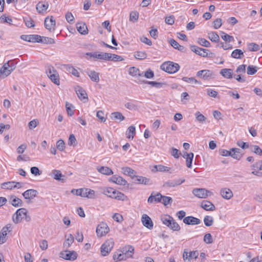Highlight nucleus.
Masks as SVG:
<instances>
[{"instance_id": "f257e3e1", "label": "nucleus", "mask_w": 262, "mask_h": 262, "mask_svg": "<svg viewBox=\"0 0 262 262\" xmlns=\"http://www.w3.org/2000/svg\"><path fill=\"white\" fill-rule=\"evenodd\" d=\"M23 220L26 222L31 221V217L28 214L26 209L21 208L18 209L12 216V220L15 224L21 222Z\"/></svg>"}, {"instance_id": "f03ea898", "label": "nucleus", "mask_w": 262, "mask_h": 262, "mask_svg": "<svg viewBox=\"0 0 262 262\" xmlns=\"http://www.w3.org/2000/svg\"><path fill=\"white\" fill-rule=\"evenodd\" d=\"M161 220L163 224L173 231H179L181 229V227L178 223L173 219L172 217L169 215L162 216L161 218Z\"/></svg>"}, {"instance_id": "7ed1b4c3", "label": "nucleus", "mask_w": 262, "mask_h": 262, "mask_svg": "<svg viewBox=\"0 0 262 262\" xmlns=\"http://www.w3.org/2000/svg\"><path fill=\"white\" fill-rule=\"evenodd\" d=\"M103 194L107 196L118 200L124 201L126 200L127 196L123 193L116 190L113 188H107L104 190Z\"/></svg>"}, {"instance_id": "20e7f679", "label": "nucleus", "mask_w": 262, "mask_h": 262, "mask_svg": "<svg viewBox=\"0 0 262 262\" xmlns=\"http://www.w3.org/2000/svg\"><path fill=\"white\" fill-rule=\"evenodd\" d=\"M160 68L162 70L167 73L172 74L176 73L179 70L180 66L178 63L168 61L163 63L160 66Z\"/></svg>"}, {"instance_id": "39448f33", "label": "nucleus", "mask_w": 262, "mask_h": 262, "mask_svg": "<svg viewBox=\"0 0 262 262\" xmlns=\"http://www.w3.org/2000/svg\"><path fill=\"white\" fill-rule=\"evenodd\" d=\"M86 55L93 58L95 60H108L111 56L110 53L101 52H88Z\"/></svg>"}, {"instance_id": "423d86ee", "label": "nucleus", "mask_w": 262, "mask_h": 262, "mask_svg": "<svg viewBox=\"0 0 262 262\" xmlns=\"http://www.w3.org/2000/svg\"><path fill=\"white\" fill-rule=\"evenodd\" d=\"M114 246V242L113 238L106 241L101 246V254L105 256L108 254Z\"/></svg>"}, {"instance_id": "0eeeda50", "label": "nucleus", "mask_w": 262, "mask_h": 262, "mask_svg": "<svg viewBox=\"0 0 262 262\" xmlns=\"http://www.w3.org/2000/svg\"><path fill=\"white\" fill-rule=\"evenodd\" d=\"M192 193L196 197L201 199L206 198L208 195L212 194V192L205 188H195L192 190Z\"/></svg>"}, {"instance_id": "6e6552de", "label": "nucleus", "mask_w": 262, "mask_h": 262, "mask_svg": "<svg viewBox=\"0 0 262 262\" xmlns=\"http://www.w3.org/2000/svg\"><path fill=\"white\" fill-rule=\"evenodd\" d=\"M110 231V228L106 223H100L97 227L96 233L98 237L105 235Z\"/></svg>"}, {"instance_id": "1a4fd4ad", "label": "nucleus", "mask_w": 262, "mask_h": 262, "mask_svg": "<svg viewBox=\"0 0 262 262\" xmlns=\"http://www.w3.org/2000/svg\"><path fill=\"white\" fill-rule=\"evenodd\" d=\"M60 257L68 260H74L77 258V253L74 251L68 250L60 252Z\"/></svg>"}, {"instance_id": "9d476101", "label": "nucleus", "mask_w": 262, "mask_h": 262, "mask_svg": "<svg viewBox=\"0 0 262 262\" xmlns=\"http://www.w3.org/2000/svg\"><path fill=\"white\" fill-rule=\"evenodd\" d=\"M196 76L204 80H209L213 78V72L208 70H203L198 71Z\"/></svg>"}, {"instance_id": "9b49d317", "label": "nucleus", "mask_w": 262, "mask_h": 262, "mask_svg": "<svg viewBox=\"0 0 262 262\" xmlns=\"http://www.w3.org/2000/svg\"><path fill=\"white\" fill-rule=\"evenodd\" d=\"M132 179L134 180L135 183L137 184H141L144 185H150L151 184V180L144 177L134 175L132 177Z\"/></svg>"}, {"instance_id": "f8f14e48", "label": "nucleus", "mask_w": 262, "mask_h": 262, "mask_svg": "<svg viewBox=\"0 0 262 262\" xmlns=\"http://www.w3.org/2000/svg\"><path fill=\"white\" fill-rule=\"evenodd\" d=\"M190 49L192 52H193L195 54L200 56H201L203 57H207L208 55V50L207 49L200 48L195 45L190 46Z\"/></svg>"}, {"instance_id": "ddd939ff", "label": "nucleus", "mask_w": 262, "mask_h": 262, "mask_svg": "<svg viewBox=\"0 0 262 262\" xmlns=\"http://www.w3.org/2000/svg\"><path fill=\"white\" fill-rule=\"evenodd\" d=\"M162 195L159 192H152L147 200L148 203H159L162 202Z\"/></svg>"}, {"instance_id": "4468645a", "label": "nucleus", "mask_w": 262, "mask_h": 262, "mask_svg": "<svg viewBox=\"0 0 262 262\" xmlns=\"http://www.w3.org/2000/svg\"><path fill=\"white\" fill-rule=\"evenodd\" d=\"M185 181L184 179L169 180L163 184L164 187H174L178 186Z\"/></svg>"}, {"instance_id": "2eb2a0df", "label": "nucleus", "mask_w": 262, "mask_h": 262, "mask_svg": "<svg viewBox=\"0 0 262 262\" xmlns=\"http://www.w3.org/2000/svg\"><path fill=\"white\" fill-rule=\"evenodd\" d=\"M141 221L143 225L148 229L153 228L154 224L150 217L146 214L142 215Z\"/></svg>"}, {"instance_id": "dca6fc26", "label": "nucleus", "mask_w": 262, "mask_h": 262, "mask_svg": "<svg viewBox=\"0 0 262 262\" xmlns=\"http://www.w3.org/2000/svg\"><path fill=\"white\" fill-rule=\"evenodd\" d=\"M120 252L125 255L127 258L132 257L134 252V248L130 245H127L120 250Z\"/></svg>"}, {"instance_id": "f3484780", "label": "nucleus", "mask_w": 262, "mask_h": 262, "mask_svg": "<svg viewBox=\"0 0 262 262\" xmlns=\"http://www.w3.org/2000/svg\"><path fill=\"white\" fill-rule=\"evenodd\" d=\"M183 222L186 225H195L200 224L201 223V221L200 219L196 217L192 216H188L185 217L183 219Z\"/></svg>"}, {"instance_id": "a211bd4d", "label": "nucleus", "mask_w": 262, "mask_h": 262, "mask_svg": "<svg viewBox=\"0 0 262 262\" xmlns=\"http://www.w3.org/2000/svg\"><path fill=\"white\" fill-rule=\"evenodd\" d=\"M55 20L52 16H51L50 17L48 16L45 18V26L46 28L48 30H54V27L55 26Z\"/></svg>"}, {"instance_id": "6ab92c4d", "label": "nucleus", "mask_w": 262, "mask_h": 262, "mask_svg": "<svg viewBox=\"0 0 262 262\" xmlns=\"http://www.w3.org/2000/svg\"><path fill=\"white\" fill-rule=\"evenodd\" d=\"M221 195L225 199L229 200L233 197V192L228 188H223L220 190Z\"/></svg>"}, {"instance_id": "aec40b11", "label": "nucleus", "mask_w": 262, "mask_h": 262, "mask_svg": "<svg viewBox=\"0 0 262 262\" xmlns=\"http://www.w3.org/2000/svg\"><path fill=\"white\" fill-rule=\"evenodd\" d=\"M21 38L28 42H36L38 41V39L40 38V36L38 35H23Z\"/></svg>"}, {"instance_id": "412c9836", "label": "nucleus", "mask_w": 262, "mask_h": 262, "mask_svg": "<svg viewBox=\"0 0 262 262\" xmlns=\"http://www.w3.org/2000/svg\"><path fill=\"white\" fill-rule=\"evenodd\" d=\"M110 181L121 186H125L127 184V181L120 176H114L110 178Z\"/></svg>"}, {"instance_id": "4be33fe9", "label": "nucleus", "mask_w": 262, "mask_h": 262, "mask_svg": "<svg viewBox=\"0 0 262 262\" xmlns=\"http://www.w3.org/2000/svg\"><path fill=\"white\" fill-rule=\"evenodd\" d=\"M201 206L206 211H214L215 210V206L211 202L207 200L202 201Z\"/></svg>"}, {"instance_id": "5701e85b", "label": "nucleus", "mask_w": 262, "mask_h": 262, "mask_svg": "<svg viewBox=\"0 0 262 262\" xmlns=\"http://www.w3.org/2000/svg\"><path fill=\"white\" fill-rule=\"evenodd\" d=\"M37 194V190L34 189H28L23 193V195L25 199L32 200L36 196Z\"/></svg>"}, {"instance_id": "b1692460", "label": "nucleus", "mask_w": 262, "mask_h": 262, "mask_svg": "<svg viewBox=\"0 0 262 262\" xmlns=\"http://www.w3.org/2000/svg\"><path fill=\"white\" fill-rule=\"evenodd\" d=\"M86 74L90 79L95 82H98L100 80L99 74L94 71L88 70L86 71Z\"/></svg>"}, {"instance_id": "393cba45", "label": "nucleus", "mask_w": 262, "mask_h": 262, "mask_svg": "<svg viewBox=\"0 0 262 262\" xmlns=\"http://www.w3.org/2000/svg\"><path fill=\"white\" fill-rule=\"evenodd\" d=\"M230 156L234 159L239 160L243 157L241 154V150L237 148H232L231 149Z\"/></svg>"}, {"instance_id": "a878e982", "label": "nucleus", "mask_w": 262, "mask_h": 262, "mask_svg": "<svg viewBox=\"0 0 262 262\" xmlns=\"http://www.w3.org/2000/svg\"><path fill=\"white\" fill-rule=\"evenodd\" d=\"M74 241V238L72 234L66 236V240L64 241L63 247L66 249H68L71 246Z\"/></svg>"}, {"instance_id": "bb28decb", "label": "nucleus", "mask_w": 262, "mask_h": 262, "mask_svg": "<svg viewBox=\"0 0 262 262\" xmlns=\"http://www.w3.org/2000/svg\"><path fill=\"white\" fill-rule=\"evenodd\" d=\"M75 91L78 97L80 100L88 99V98L86 96L87 94L85 90H84L82 88L79 86H77L76 88H75Z\"/></svg>"}, {"instance_id": "cd10ccee", "label": "nucleus", "mask_w": 262, "mask_h": 262, "mask_svg": "<svg viewBox=\"0 0 262 262\" xmlns=\"http://www.w3.org/2000/svg\"><path fill=\"white\" fill-rule=\"evenodd\" d=\"M62 66L67 71L72 74L74 76H76L77 77H79V73L70 64H63L62 65Z\"/></svg>"}, {"instance_id": "c85d7f7f", "label": "nucleus", "mask_w": 262, "mask_h": 262, "mask_svg": "<svg viewBox=\"0 0 262 262\" xmlns=\"http://www.w3.org/2000/svg\"><path fill=\"white\" fill-rule=\"evenodd\" d=\"M76 28L78 31L81 34L85 35L88 33V30L85 24L78 23L76 24Z\"/></svg>"}, {"instance_id": "c756f323", "label": "nucleus", "mask_w": 262, "mask_h": 262, "mask_svg": "<svg viewBox=\"0 0 262 262\" xmlns=\"http://www.w3.org/2000/svg\"><path fill=\"white\" fill-rule=\"evenodd\" d=\"M50 176L56 180L61 181L62 182L64 181V179L62 178V177H64V176L62 175L60 170L56 169L53 170L50 174Z\"/></svg>"}, {"instance_id": "7c9ffc66", "label": "nucleus", "mask_w": 262, "mask_h": 262, "mask_svg": "<svg viewBox=\"0 0 262 262\" xmlns=\"http://www.w3.org/2000/svg\"><path fill=\"white\" fill-rule=\"evenodd\" d=\"M15 182L14 181H9L7 182H4L1 184V188L4 189H10L11 190L12 189L15 188L16 187H19L20 186H17L16 185H14Z\"/></svg>"}, {"instance_id": "2f4dec72", "label": "nucleus", "mask_w": 262, "mask_h": 262, "mask_svg": "<svg viewBox=\"0 0 262 262\" xmlns=\"http://www.w3.org/2000/svg\"><path fill=\"white\" fill-rule=\"evenodd\" d=\"M95 192L89 188H83V197L93 199L95 198Z\"/></svg>"}, {"instance_id": "473e14b6", "label": "nucleus", "mask_w": 262, "mask_h": 262, "mask_svg": "<svg viewBox=\"0 0 262 262\" xmlns=\"http://www.w3.org/2000/svg\"><path fill=\"white\" fill-rule=\"evenodd\" d=\"M129 74L133 77H140L143 76V73H141L139 69L133 67L129 69Z\"/></svg>"}, {"instance_id": "72a5a7b5", "label": "nucleus", "mask_w": 262, "mask_h": 262, "mask_svg": "<svg viewBox=\"0 0 262 262\" xmlns=\"http://www.w3.org/2000/svg\"><path fill=\"white\" fill-rule=\"evenodd\" d=\"M49 7V4L47 3L46 4H43L42 2H39L36 7V10L39 13H42L43 12L46 11Z\"/></svg>"}, {"instance_id": "f704fd0d", "label": "nucleus", "mask_w": 262, "mask_h": 262, "mask_svg": "<svg viewBox=\"0 0 262 262\" xmlns=\"http://www.w3.org/2000/svg\"><path fill=\"white\" fill-rule=\"evenodd\" d=\"M97 170L100 173L103 174L110 176L113 174L112 170L108 167L101 166L98 167Z\"/></svg>"}, {"instance_id": "c9c22d12", "label": "nucleus", "mask_w": 262, "mask_h": 262, "mask_svg": "<svg viewBox=\"0 0 262 262\" xmlns=\"http://www.w3.org/2000/svg\"><path fill=\"white\" fill-rule=\"evenodd\" d=\"M220 74L225 78H231L232 77V70L230 69H223L220 71Z\"/></svg>"}, {"instance_id": "e433bc0d", "label": "nucleus", "mask_w": 262, "mask_h": 262, "mask_svg": "<svg viewBox=\"0 0 262 262\" xmlns=\"http://www.w3.org/2000/svg\"><path fill=\"white\" fill-rule=\"evenodd\" d=\"M170 45L176 49L180 51H184L185 48L181 45H180L179 43L173 39H171L169 41Z\"/></svg>"}, {"instance_id": "4c0bfd02", "label": "nucleus", "mask_w": 262, "mask_h": 262, "mask_svg": "<svg viewBox=\"0 0 262 262\" xmlns=\"http://www.w3.org/2000/svg\"><path fill=\"white\" fill-rule=\"evenodd\" d=\"M136 134V128L134 126H130L127 128L126 132V135L127 138H132V139L134 138V135Z\"/></svg>"}, {"instance_id": "58836bf2", "label": "nucleus", "mask_w": 262, "mask_h": 262, "mask_svg": "<svg viewBox=\"0 0 262 262\" xmlns=\"http://www.w3.org/2000/svg\"><path fill=\"white\" fill-rule=\"evenodd\" d=\"M38 41L37 42H41L46 44H53L55 43L53 38L43 36H40V38L38 39Z\"/></svg>"}, {"instance_id": "ea45409f", "label": "nucleus", "mask_w": 262, "mask_h": 262, "mask_svg": "<svg viewBox=\"0 0 262 262\" xmlns=\"http://www.w3.org/2000/svg\"><path fill=\"white\" fill-rule=\"evenodd\" d=\"M122 172L125 175L130 177L132 178L135 175L136 172L134 170L128 167H124L121 168Z\"/></svg>"}, {"instance_id": "a19ab883", "label": "nucleus", "mask_w": 262, "mask_h": 262, "mask_svg": "<svg viewBox=\"0 0 262 262\" xmlns=\"http://www.w3.org/2000/svg\"><path fill=\"white\" fill-rule=\"evenodd\" d=\"M208 38L212 42H217L220 40L219 35L214 32H210L208 33Z\"/></svg>"}, {"instance_id": "79ce46f5", "label": "nucleus", "mask_w": 262, "mask_h": 262, "mask_svg": "<svg viewBox=\"0 0 262 262\" xmlns=\"http://www.w3.org/2000/svg\"><path fill=\"white\" fill-rule=\"evenodd\" d=\"M154 168L155 170L152 169V171L168 172L170 169V167L162 165H155Z\"/></svg>"}, {"instance_id": "37998d69", "label": "nucleus", "mask_w": 262, "mask_h": 262, "mask_svg": "<svg viewBox=\"0 0 262 262\" xmlns=\"http://www.w3.org/2000/svg\"><path fill=\"white\" fill-rule=\"evenodd\" d=\"M11 204L14 207L21 206L22 201L14 195L11 196L10 198Z\"/></svg>"}, {"instance_id": "c03bdc74", "label": "nucleus", "mask_w": 262, "mask_h": 262, "mask_svg": "<svg viewBox=\"0 0 262 262\" xmlns=\"http://www.w3.org/2000/svg\"><path fill=\"white\" fill-rule=\"evenodd\" d=\"M11 72L10 69L6 68L5 66H3L0 69V74L3 78L7 77Z\"/></svg>"}, {"instance_id": "a18cd8bd", "label": "nucleus", "mask_w": 262, "mask_h": 262, "mask_svg": "<svg viewBox=\"0 0 262 262\" xmlns=\"http://www.w3.org/2000/svg\"><path fill=\"white\" fill-rule=\"evenodd\" d=\"M232 57L236 59H241L244 56V53L240 49H235L231 53Z\"/></svg>"}, {"instance_id": "49530a36", "label": "nucleus", "mask_w": 262, "mask_h": 262, "mask_svg": "<svg viewBox=\"0 0 262 262\" xmlns=\"http://www.w3.org/2000/svg\"><path fill=\"white\" fill-rule=\"evenodd\" d=\"M134 57L136 59L142 60L147 57V54L144 51H137L135 53Z\"/></svg>"}, {"instance_id": "de8ad7c7", "label": "nucleus", "mask_w": 262, "mask_h": 262, "mask_svg": "<svg viewBox=\"0 0 262 262\" xmlns=\"http://www.w3.org/2000/svg\"><path fill=\"white\" fill-rule=\"evenodd\" d=\"M51 80L54 82L55 84L57 85H59L60 81H59V77L57 72H56L52 75H50V77H49Z\"/></svg>"}, {"instance_id": "09e8293b", "label": "nucleus", "mask_w": 262, "mask_h": 262, "mask_svg": "<svg viewBox=\"0 0 262 262\" xmlns=\"http://www.w3.org/2000/svg\"><path fill=\"white\" fill-rule=\"evenodd\" d=\"M204 222L206 226L210 227L213 225V218L211 216L206 215L204 218Z\"/></svg>"}, {"instance_id": "8fccbe9b", "label": "nucleus", "mask_w": 262, "mask_h": 262, "mask_svg": "<svg viewBox=\"0 0 262 262\" xmlns=\"http://www.w3.org/2000/svg\"><path fill=\"white\" fill-rule=\"evenodd\" d=\"M197 42L201 46L205 47H210V43L209 41L207 40L206 39L203 38H199L197 40Z\"/></svg>"}, {"instance_id": "3c124183", "label": "nucleus", "mask_w": 262, "mask_h": 262, "mask_svg": "<svg viewBox=\"0 0 262 262\" xmlns=\"http://www.w3.org/2000/svg\"><path fill=\"white\" fill-rule=\"evenodd\" d=\"M139 18V13L137 11H132L130 13L129 21L132 22H136Z\"/></svg>"}, {"instance_id": "603ef678", "label": "nucleus", "mask_w": 262, "mask_h": 262, "mask_svg": "<svg viewBox=\"0 0 262 262\" xmlns=\"http://www.w3.org/2000/svg\"><path fill=\"white\" fill-rule=\"evenodd\" d=\"M193 154L192 152L189 153L186 158V165L188 168H191L192 162L193 158Z\"/></svg>"}, {"instance_id": "864d4df0", "label": "nucleus", "mask_w": 262, "mask_h": 262, "mask_svg": "<svg viewBox=\"0 0 262 262\" xmlns=\"http://www.w3.org/2000/svg\"><path fill=\"white\" fill-rule=\"evenodd\" d=\"M221 38L225 41L228 42H232L234 41V38L233 36H230L224 32H221Z\"/></svg>"}, {"instance_id": "5fc2aeb1", "label": "nucleus", "mask_w": 262, "mask_h": 262, "mask_svg": "<svg viewBox=\"0 0 262 262\" xmlns=\"http://www.w3.org/2000/svg\"><path fill=\"white\" fill-rule=\"evenodd\" d=\"M24 21L26 26L28 28L34 27L35 26L34 21L30 17H24Z\"/></svg>"}, {"instance_id": "6e6d98bb", "label": "nucleus", "mask_w": 262, "mask_h": 262, "mask_svg": "<svg viewBox=\"0 0 262 262\" xmlns=\"http://www.w3.org/2000/svg\"><path fill=\"white\" fill-rule=\"evenodd\" d=\"M195 116L197 121L200 123H203L206 119V118L200 112H196L195 113Z\"/></svg>"}, {"instance_id": "4d7b16f0", "label": "nucleus", "mask_w": 262, "mask_h": 262, "mask_svg": "<svg viewBox=\"0 0 262 262\" xmlns=\"http://www.w3.org/2000/svg\"><path fill=\"white\" fill-rule=\"evenodd\" d=\"M111 117L115 119H118L120 121H122L124 119V117L120 112H114L111 114Z\"/></svg>"}, {"instance_id": "13d9d810", "label": "nucleus", "mask_w": 262, "mask_h": 262, "mask_svg": "<svg viewBox=\"0 0 262 262\" xmlns=\"http://www.w3.org/2000/svg\"><path fill=\"white\" fill-rule=\"evenodd\" d=\"M164 206L171 204L172 202V199L169 196L162 195V202Z\"/></svg>"}, {"instance_id": "bf43d9fd", "label": "nucleus", "mask_w": 262, "mask_h": 262, "mask_svg": "<svg viewBox=\"0 0 262 262\" xmlns=\"http://www.w3.org/2000/svg\"><path fill=\"white\" fill-rule=\"evenodd\" d=\"M125 106L130 110H137L139 107L138 105L134 102H128L125 104Z\"/></svg>"}, {"instance_id": "052dcab7", "label": "nucleus", "mask_w": 262, "mask_h": 262, "mask_svg": "<svg viewBox=\"0 0 262 262\" xmlns=\"http://www.w3.org/2000/svg\"><path fill=\"white\" fill-rule=\"evenodd\" d=\"M182 80L184 81H185L186 82L189 83H194V84H201V83L198 81L196 79L193 77H183L182 78Z\"/></svg>"}, {"instance_id": "680f3d73", "label": "nucleus", "mask_w": 262, "mask_h": 262, "mask_svg": "<svg viewBox=\"0 0 262 262\" xmlns=\"http://www.w3.org/2000/svg\"><path fill=\"white\" fill-rule=\"evenodd\" d=\"M203 241L208 244L212 243L213 239L212 235L210 233H206L205 234L203 238Z\"/></svg>"}, {"instance_id": "e2e57ef3", "label": "nucleus", "mask_w": 262, "mask_h": 262, "mask_svg": "<svg viewBox=\"0 0 262 262\" xmlns=\"http://www.w3.org/2000/svg\"><path fill=\"white\" fill-rule=\"evenodd\" d=\"M257 71V67L253 66H249L247 68V74L248 75H254Z\"/></svg>"}, {"instance_id": "0e129e2a", "label": "nucleus", "mask_w": 262, "mask_h": 262, "mask_svg": "<svg viewBox=\"0 0 262 262\" xmlns=\"http://www.w3.org/2000/svg\"><path fill=\"white\" fill-rule=\"evenodd\" d=\"M110 54H111V56L110 58V59L109 60H108V61L111 60V61H122L123 60V58L119 55L114 54H112V53H110Z\"/></svg>"}, {"instance_id": "69168bd1", "label": "nucleus", "mask_w": 262, "mask_h": 262, "mask_svg": "<svg viewBox=\"0 0 262 262\" xmlns=\"http://www.w3.org/2000/svg\"><path fill=\"white\" fill-rule=\"evenodd\" d=\"M213 28L215 29L220 28L222 25V20L221 18H216L213 22Z\"/></svg>"}, {"instance_id": "338daca9", "label": "nucleus", "mask_w": 262, "mask_h": 262, "mask_svg": "<svg viewBox=\"0 0 262 262\" xmlns=\"http://www.w3.org/2000/svg\"><path fill=\"white\" fill-rule=\"evenodd\" d=\"M248 50L250 51H257L259 50V46L255 43H250L248 45Z\"/></svg>"}, {"instance_id": "774afa93", "label": "nucleus", "mask_w": 262, "mask_h": 262, "mask_svg": "<svg viewBox=\"0 0 262 262\" xmlns=\"http://www.w3.org/2000/svg\"><path fill=\"white\" fill-rule=\"evenodd\" d=\"M251 168L253 170H262V160L256 162L251 166Z\"/></svg>"}]
</instances>
